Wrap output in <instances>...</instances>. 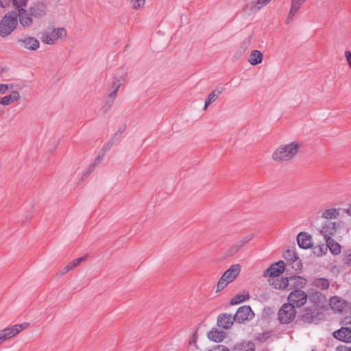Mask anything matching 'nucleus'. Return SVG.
<instances>
[{"label": "nucleus", "mask_w": 351, "mask_h": 351, "mask_svg": "<svg viewBox=\"0 0 351 351\" xmlns=\"http://www.w3.org/2000/svg\"><path fill=\"white\" fill-rule=\"evenodd\" d=\"M301 144L298 141L279 145L273 152L271 158L278 162H286L293 160L298 154Z\"/></svg>", "instance_id": "nucleus-1"}, {"label": "nucleus", "mask_w": 351, "mask_h": 351, "mask_svg": "<svg viewBox=\"0 0 351 351\" xmlns=\"http://www.w3.org/2000/svg\"><path fill=\"white\" fill-rule=\"evenodd\" d=\"M17 24L16 12H9L3 17L0 22V35L2 37L10 35L16 29Z\"/></svg>", "instance_id": "nucleus-2"}, {"label": "nucleus", "mask_w": 351, "mask_h": 351, "mask_svg": "<svg viewBox=\"0 0 351 351\" xmlns=\"http://www.w3.org/2000/svg\"><path fill=\"white\" fill-rule=\"evenodd\" d=\"M241 271V266L238 264L232 265L227 269L219 279L216 292L222 291L227 285L232 282L239 274Z\"/></svg>", "instance_id": "nucleus-3"}, {"label": "nucleus", "mask_w": 351, "mask_h": 351, "mask_svg": "<svg viewBox=\"0 0 351 351\" xmlns=\"http://www.w3.org/2000/svg\"><path fill=\"white\" fill-rule=\"evenodd\" d=\"M295 306L288 303L284 304L279 309L278 316L280 323L287 324L292 322L296 315V310Z\"/></svg>", "instance_id": "nucleus-4"}, {"label": "nucleus", "mask_w": 351, "mask_h": 351, "mask_svg": "<svg viewBox=\"0 0 351 351\" xmlns=\"http://www.w3.org/2000/svg\"><path fill=\"white\" fill-rule=\"evenodd\" d=\"M66 36V30L64 27L55 28L49 32H43L41 40L44 44L52 45L63 37Z\"/></svg>", "instance_id": "nucleus-5"}, {"label": "nucleus", "mask_w": 351, "mask_h": 351, "mask_svg": "<svg viewBox=\"0 0 351 351\" xmlns=\"http://www.w3.org/2000/svg\"><path fill=\"white\" fill-rule=\"evenodd\" d=\"M48 8L47 0H36L30 5L29 12L34 17L40 19L46 15Z\"/></svg>", "instance_id": "nucleus-6"}, {"label": "nucleus", "mask_w": 351, "mask_h": 351, "mask_svg": "<svg viewBox=\"0 0 351 351\" xmlns=\"http://www.w3.org/2000/svg\"><path fill=\"white\" fill-rule=\"evenodd\" d=\"M27 326V323L15 324L0 330V344L18 335Z\"/></svg>", "instance_id": "nucleus-7"}, {"label": "nucleus", "mask_w": 351, "mask_h": 351, "mask_svg": "<svg viewBox=\"0 0 351 351\" xmlns=\"http://www.w3.org/2000/svg\"><path fill=\"white\" fill-rule=\"evenodd\" d=\"M307 300V294L302 290L297 289L291 292L288 296L289 304L300 308L304 306Z\"/></svg>", "instance_id": "nucleus-8"}, {"label": "nucleus", "mask_w": 351, "mask_h": 351, "mask_svg": "<svg viewBox=\"0 0 351 351\" xmlns=\"http://www.w3.org/2000/svg\"><path fill=\"white\" fill-rule=\"evenodd\" d=\"M254 313L251 307L248 305L240 306L234 315L236 322L243 323L245 321L251 320L254 318Z\"/></svg>", "instance_id": "nucleus-9"}, {"label": "nucleus", "mask_w": 351, "mask_h": 351, "mask_svg": "<svg viewBox=\"0 0 351 351\" xmlns=\"http://www.w3.org/2000/svg\"><path fill=\"white\" fill-rule=\"evenodd\" d=\"M17 43L21 48L29 51H36L40 47L39 40L33 36H23L18 39Z\"/></svg>", "instance_id": "nucleus-10"}, {"label": "nucleus", "mask_w": 351, "mask_h": 351, "mask_svg": "<svg viewBox=\"0 0 351 351\" xmlns=\"http://www.w3.org/2000/svg\"><path fill=\"white\" fill-rule=\"evenodd\" d=\"M285 271V263L283 261H279L274 264H272L268 269H267L265 274L269 278L280 276Z\"/></svg>", "instance_id": "nucleus-11"}, {"label": "nucleus", "mask_w": 351, "mask_h": 351, "mask_svg": "<svg viewBox=\"0 0 351 351\" xmlns=\"http://www.w3.org/2000/svg\"><path fill=\"white\" fill-rule=\"evenodd\" d=\"M17 19L19 18L21 26L23 27H29L33 23L32 16L24 8L18 10Z\"/></svg>", "instance_id": "nucleus-12"}, {"label": "nucleus", "mask_w": 351, "mask_h": 351, "mask_svg": "<svg viewBox=\"0 0 351 351\" xmlns=\"http://www.w3.org/2000/svg\"><path fill=\"white\" fill-rule=\"evenodd\" d=\"M234 322V317L231 314L221 313L217 317V326L223 329L231 328Z\"/></svg>", "instance_id": "nucleus-13"}, {"label": "nucleus", "mask_w": 351, "mask_h": 351, "mask_svg": "<svg viewBox=\"0 0 351 351\" xmlns=\"http://www.w3.org/2000/svg\"><path fill=\"white\" fill-rule=\"evenodd\" d=\"M297 241L300 248L309 249L313 247L312 237L307 232H300L297 237Z\"/></svg>", "instance_id": "nucleus-14"}, {"label": "nucleus", "mask_w": 351, "mask_h": 351, "mask_svg": "<svg viewBox=\"0 0 351 351\" xmlns=\"http://www.w3.org/2000/svg\"><path fill=\"white\" fill-rule=\"evenodd\" d=\"M333 337L343 342H351V328L342 327L333 332Z\"/></svg>", "instance_id": "nucleus-15"}, {"label": "nucleus", "mask_w": 351, "mask_h": 351, "mask_svg": "<svg viewBox=\"0 0 351 351\" xmlns=\"http://www.w3.org/2000/svg\"><path fill=\"white\" fill-rule=\"evenodd\" d=\"M269 282L276 289L284 290L289 285L288 278L282 276L270 278Z\"/></svg>", "instance_id": "nucleus-16"}, {"label": "nucleus", "mask_w": 351, "mask_h": 351, "mask_svg": "<svg viewBox=\"0 0 351 351\" xmlns=\"http://www.w3.org/2000/svg\"><path fill=\"white\" fill-rule=\"evenodd\" d=\"M223 91V88L222 87H217L215 88L209 95L208 98L205 101V104L204 106V110H206L208 105L213 103L215 101L217 100L219 95L222 93Z\"/></svg>", "instance_id": "nucleus-17"}, {"label": "nucleus", "mask_w": 351, "mask_h": 351, "mask_svg": "<svg viewBox=\"0 0 351 351\" xmlns=\"http://www.w3.org/2000/svg\"><path fill=\"white\" fill-rule=\"evenodd\" d=\"M336 232L335 223L332 221H327L322 227L321 233L322 234L324 239H326V236L331 237Z\"/></svg>", "instance_id": "nucleus-18"}, {"label": "nucleus", "mask_w": 351, "mask_h": 351, "mask_svg": "<svg viewBox=\"0 0 351 351\" xmlns=\"http://www.w3.org/2000/svg\"><path fill=\"white\" fill-rule=\"evenodd\" d=\"M226 337V332L223 330H219L216 328H213L211 331L208 333V337L210 340L219 343L221 342Z\"/></svg>", "instance_id": "nucleus-19"}, {"label": "nucleus", "mask_w": 351, "mask_h": 351, "mask_svg": "<svg viewBox=\"0 0 351 351\" xmlns=\"http://www.w3.org/2000/svg\"><path fill=\"white\" fill-rule=\"evenodd\" d=\"M252 238V235H247L242 239L237 240L234 244L231 245L229 250L230 253H236L239 251L245 243L250 241Z\"/></svg>", "instance_id": "nucleus-20"}, {"label": "nucleus", "mask_w": 351, "mask_h": 351, "mask_svg": "<svg viewBox=\"0 0 351 351\" xmlns=\"http://www.w3.org/2000/svg\"><path fill=\"white\" fill-rule=\"evenodd\" d=\"M324 240L332 254L337 255L341 252L340 245L337 243L331 237L326 236V239H324Z\"/></svg>", "instance_id": "nucleus-21"}, {"label": "nucleus", "mask_w": 351, "mask_h": 351, "mask_svg": "<svg viewBox=\"0 0 351 351\" xmlns=\"http://www.w3.org/2000/svg\"><path fill=\"white\" fill-rule=\"evenodd\" d=\"M20 98V93L18 91H13L10 95L2 97V105L9 106L14 102L19 101Z\"/></svg>", "instance_id": "nucleus-22"}, {"label": "nucleus", "mask_w": 351, "mask_h": 351, "mask_svg": "<svg viewBox=\"0 0 351 351\" xmlns=\"http://www.w3.org/2000/svg\"><path fill=\"white\" fill-rule=\"evenodd\" d=\"M87 258V255H85L82 257L75 258L70 262L67 265H66L62 270L60 275H64L66 273L69 272L70 270L75 268L76 266L80 265L82 261L86 260Z\"/></svg>", "instance_id": "nucleus-23"}, {"label": "nucleus", "mask_w": 351, "mask_h": 351, "mask_svg": "<svg viewBox=\"0 0 351 351\" xmlns=\"http://www.w3.org/2000/svg\"><path fill=\"white\" fill-rule=\"evenodd\" d=\"M263 61V54L261 51L253 50L249 56L248 62L252 65H257Z\"/></svg>", "instance_id": "nucleus-24"}, {"label": "nucleus", "mask_w": 351, "mask_h": 351, "mask_svg": "<svg viewBox=\"0 0 351 351\" xmlns=\"http://www.w3.org/2000/svg\"><path fill=\"white\" fill-rule=\"evenodd\" d=\"M340 208H328L322 213V217L327 219H336L339 215Z\"/></svg>", "instance_id": "nucleus-25"}, {"label": "nucleus", "mask_w": 351, "mask_h": 351, "mask_svg": "<svg viewBox=\"0 0 351 351\" xmlns=\"http://www.w3.org/2000/svg\"><path fill=\"white\" fill-rule=\"evenodd\" d=\"M312 285L322 290H324L329 287L330 282L327 278H318L313 280Z\"/></svg>", "instance_id": "nucleus-26"}, {"label": "nucleus", "mask_w": 351, "mask_h": 351, "mask_svg": "<svg viewBox=\"0 0 351 351\" xmlns=\"http://www.w3.org/2000/svg\"><path fill=\"white\" fill-rule=\"evenodd\" d=\"M249 298L250 294L248 292H245L243 293H238L231 299L230 304L232 305L239 304L241 302L247 300Z\"/></svg>", "instance_id": "nucleus-27"}, {"label": "nucleus", "mask_w": 351, "mask_h": 351, "mask_svg": "<svg viewBox=\"0 0 351 351\" xmlns=\"http://www.w3.org/2000/svg\"><path fill=\"white\" fill-rule=\"evenodd\" d=\"M233 351H254V346L252 342H242L237 344Z\"/></svg>", "instance_id": "nucleus-28"}, {"label": "nucleus", "mask_w": 351, "mask_h": 351, "mask_svg": "<svg viewBox=\"0 0 351 351\" xmlns=\"http://www.w3.org/2000/svg\"><path fill=\"white\" fill-rule=\"evenodd\" d=\"M271 0H255L253 1L250 10L252 12H257L261 10L263 7L268 5Z\"/></svg>", "instance_id": "nucleus-29"}, {"label": "nucleus", "mask_w": 351, "mask_h": 351, "mask_svg": "<svg viewBox=\"0 0 351 351\" xmlns=\"http://www.w3.org/2000/svg\"><path fill=\"white\" fill-rule=\"evenodd\" d=\"M306 2V0H290V10H291V14L294 12H298Z\"/></svg>", "instance_id": "nucleus-30"}, {"label": "nucleus", "mask_w": 351, "mask_h": 351, "mask_svg": "<svg viewBox=\"0 0 351 351\" xmlns=\"http://www.w3.org/2000/svg\"><path fill=\"white\" fill-rule=\"evenodd\" d=\"M285 258L291 263L296 261L299 257L294 248L287 249L284 254Z\"/></svg>", "instance_id": "nucleus-31"}, {"label": "nucleus", "mask_w": 351, "mask_h": 351, "mask_svg": "<svg viewBox=\"0 0 351 351\" xmlns=\"http://www.w3.org/2000/svg\"><path fill=\"white\" fill-rule=\"evenodd\" d=\"M315 313L311 310L306 309L302 315V320L305 323H311L315 319Z\"/></svg>", "instance_id": "nucleus-32"}, {"label": "nucleus", "mask_w": 351, "mask_h": 351, "mask_svg": "<svg viewBox=\"0 0 351 351\" xmlns=\"http://www.w3.org/2000/svg\"><path fill=\"white\" fill-rule=\"evenodd\" d=\"M146 0H130V4L133 10L143 8L145 5Z\"/></svg>", "instance_id": "nucleus-33"}, {"label": "nucleus", "mask_w": 351, "mask_h": 351, "mask_svg": "<svg viewBox=\"0 0 351 351\" xmlns=\"http://www.w3.org/2000/svg\"><path fill=\"white\" fill-rule=\"evenodd\" d=\"M125 76L126 73L123 70H121L115 74L114 80L121 84H123L125 81Z\"/></svg>", "instance_id": "nucleus-34"}, {"label": "nucleus", "mask_w": 351, "mask_h": 351, "mask_svg": "<svg viewBox=\"0 0 351 351\" xmlns=\"http://www.w3.org/2000/svg\"><path fill=\"white\" fill-rule=\"evenodd\" d=\"M293 280H294L295 284L301 288L304 287L306 284V278L300 276H294Z\"/></svg>", "instance_id": "nucleus-35"}, {"label": "nucleus", "mask_w": 351, "mask_h": 351, "mask_svg": "<svg viewBox=\"0 0 351 351\" xmlns=\"http://www.w3.org/2000/svg\"><path fill=\"white\" fill-rule=\"evenodd\" d=\"M117 91H116L114 90H110V92L108 95L106 102L109 104L108 108L110 107V106L113 103L115 97H117Z\"/></svg>", "instance_id": "nucleus-36"}, {"label": "nucleus", "mask_w": 351, "mask_h": 351, "mask_svg": "<svg viewBox=\"0 0 351 351\" xmlns=\"http://www.w3.org/2000/svg\"><path fill=\"white\" fill-rule=\"evenodd\" d=\"M27 1L28 0H11V4L19 10L26 5Z\"/></svg>", "instance_id": "nucleus-37"}, {"label": "nucleus", "mask_w": 351, "mask_h": 351, "mask_svg": "<svg viewBox=\"0 0 351 351\" xmlns=\"http://www.w3.org/2000/svg\"><path fill=\"white\" fill-rule=\"evenodd\" d=\"M15 86L14 84H0V93L5 94L9 88H12Z\"/></svg>", "instance_id": "nucleus-38"}, {"label": "nucleus", "mask_w": 351, "mask_h": 351, "mask_svg": "<svg viewBox=\"0 0 351 351\" xmlns=\"http://www.w3.org/2000/svg\"><path fill=\"white\" fill-rule=\"evenodd\" d=\"M114 141L115 139L112 137L109 142L104 145V146L101 149V150L106 154V152L112 147Z\"/></svg>", "instance_id": "nucleus-39"}, {"label": "nucleus", "mask_w": 351, "mask_h": 351, "mask_svg": "<svg viewBox=\"0 0 351 351\" xmlns=\"http://www.w3.org/2000/svg\"><path fill=\"white\" fill-rule=\"evenodd\" d=\"M106 155V153L102 152L101 149L97 154V156L95 157L94 162L97 163V165H99L104 160V158Z\"/></svg>", "instance_id": "nucleus-40"}, {"label": "nucleus", "mask_w": 351, "mask_h": 351, "mask_svg": "<svg viewBox=\"0 0 351 351\" xmlns=\"http://www.w3.org/2000/svg\"><path fill=\"white\" fill-rule=\"evenodd\" d=\"M210 351H230L229 349L223 345H218L213 348Z\"/></svg>", "instance_id": "nucleus-41"}, {"label": "nucleus", "mask_w": 351, "mask_h": 351, "mask_svg": "<svg viewBox=\"0 0 351 351\" xmlns=\"http://www.w3.org/2000/svg\"><path fill=\"white\" fill-rule=\"evenodd\" d=\"M121 84H121L120 82H117L114 80H113V81L111 84V86H110V90H114L116 91H118V90L119 89Z\"/></svg>", "instance_id": "nucleus-42"}, {"label": "nucleus", "mask_w": 351, "mask_h": 351, "mask_svg": "<svg viewBox=\"0 0 351 351\" xmlns=\"http://www.w3.org/2000/svg\"><path fill=\"white\" fill-rule=\"evenodd\" d=\"M269 337V332H263L262 334H259L257 337L258 340L261 341H266Z\"/></svg>", "instance_id": "nucleus-43"}, {"label": "nucleus", "mask_w": 351, "mask_h": 351, "mask_svg": "<svg viewBox=\"0 0 351 351\" xmlns=\"http://www.w3.org/2000/svg\"><path fill=\"white\" fill-rule=\"evenodd\" d=\"M98 165L97 163H95L94 161L89 165L88 170L86 173H84V176L89 175L91 172H93L95 168V167Z\"/></svg>", "instance_id": "nucleus-44"}, {"label": "nucleus", "mask_w": 351, "mask_h": 351, "mask_svg": "<svg viewBox=\"0 0 351 351\" xmlns=\"http://www.w3.org/2000/svg\"><path fill=\"white\" fill-rule=\"evenodd\" d=\"M298 12H294L291 14V10H289L287 18L286 19V23L289 24L294 18V16L297 14Z\"/></svg>", "instance_id": "nucleus-45"}, {"label": "nucleus", "mask_w": 351, "mask_h": 351, "mask_svg": "<svg viewBox=\"0 0 351 351\" xmlns=\"http://www.w3.org/2000/svg\"><path fill=\"white\" fill-rule=\"evenodd\" d=\"M11 5V0H0V6L2 8H8Z\"/></svg>", "instance_id": "nucleus-46"}, {"label": "nucleus", "mask_w": 351, "mask_h": 351, "mask_svg": "<svg viewBox=\"0 0 351 351\" xmlns=\"http://www.w3.org/2000/svg\"><path fill=\"white\" fill-rule=\"evenodd\" d=\"M125 130V125H123L121 128H120L119 131L115 133V134L113 136V138L115 140H117L122 134V133L124 132Z\"/></svg>", "instance_id": "nucleus-47"}, {"label": "nucleus", "mask_w": 351, "mask_h": 351, "mask_svg": "<svg viewBox=\"0 0 351 351\" xmlns=\"http://www.w3.org/2000/svg\"><path fill=\"white\" fill-rule=\"evenodd\" d=\"M197 339V331H195L193 335L192 339L189 341V344L196 346Z\"/></svg>", "instance_id": "nucleus-48"}, {"label": "nucleus", "mask_w": 351, "mask_h": 351, "mask_svg": "<svg viewBox=\"0 0 351 351\" xmlns=\"http://www.w3.org/2000/svg\"><path fill=\"white\" fill-rule=\"evenodd\" d=\"M337 351H351V346H350V347L343 346L341 348H339Z\"/></svg>", "instance_id": "nucleus-49"}, {"label": "nucleus", "mask_w": 351, "mask_h": 351, "mask_svg": "<svg viewBox=\"0 0 351 351\" xmlns=\"http://www.w3.org/2000/svg\"><path fill=\"white\" fill-rule=\"evenodd\" d=\"M347 212L349 214V215L351 217V204L350 205L349 208H348Z\"/></svg>", "instance_id": "nucleus-50"}, {"label": "nucleus", "mask_w": 351, "mask_h": 351, "mask_svg": "<svg viewBox=\"0 0 351 351\" xmlns=\"http://www.w3.org/2000/svg\"><path fill=\"white\" fill-rule=\"evenodd\" d=\"M1 99H2V97H0V104L2 105V101H1L2 100Z\"/></svg>", "instance_id": "nucleus-51"}]
</instances>
